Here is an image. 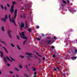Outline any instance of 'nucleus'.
<instances>
[{"label":"nucleus","instance_id":"f257e3e1","mask_svg":"<svg viewBox=\"0 0 77 77\" xmlns=\"http://www.w3.org/2000/svg\"><path fill=\"white\" fill-rule=\"evenodd\" d=\"M11 14H10L8 16V18L10 20V21L11 23H13L14 24V25L16 26L17 25L15 23V22L14 19H15V18H16V17H17V9H16L14 11V17L12 18V20H11Z\"/></svg>","mask_w":77,"mask_h":77},{"label":"nucleus","instance_id":"f03ea898","mask_svg":"<svg viewBox=\"0 0 77 77\" xmlns=\"http://www.w3.org/2000/svg\"><path fill=\"white\" fill-rule=\"evenodd\" d=\"M19 35L20 36L21 38L22 39H27V38L26 36H24V32H22L21 34V32H20Z\"/></svg>","mask_w":77,"mask_h":77},{"label":"nucleus","instance_id":"7ed1b4c3","mask_svg":"<svg viewBox=\"0 0 77 77\" xmlns=\"http://www.w3.org/2000/svg\"><path fill=\"white\" fill-rule=\"evenodd\" d=\"M54 53L55 54H54L53 55L52 57H57V54H59V52H58V51H55V52H54Z\"/></svg>","mask_w":77,"mask_h":77},{"label":"nucleus","instance_id":"20e7f679","mask_svg":"<svg viewBox=\"0 0 77 77\" xmlns=\"http://www.w3.org/2000/svg\"><path fill=\"white\" fill-rule=\"evenodd\" d=\"M11 32L12 31L11 30H8V35L11 39H12V36L11 35Z\"/></svg>","mask_w":77,"mask_h":77},{"label":"nucleus","instance_id":"39448f33","mask_svg":"<svg viewBox=\"0 0 77 77\" xmlns=\"http://www.w3.org/2000/svg\"><path fill=\"white\" fill-rule=\"evenodd\" d=\"M14 7L13 6H12L11 7V9H10V11L11 14H12L14 12Z\"/></svg>","mask_w":77,"mask_h":77},{"label":"nucleus","instance_id":"423d86ee","mask_svg":"<svg viewBox=\"0 0 77 77\" xmlns=\"http://www.w3.org/2000/svg\"><path fill=\"white\" fill-rule=\"evenodd\" d=\"M26 54H27V55H29V56H27V57H28V58H30V57H32V55H32V54H31L30 53H26Z\"/></svg>","mask_w":77,"mask_h":77},{"label":"nucleus","instance_id":"0eeeda50","mask_svg":"<svg viewBox=\"0 0 77 77\" xmlns=\"http://www.w3.org/2000/svg\"><path fill=\"white\" fill-rule=\"evenodd\" d=\"M24 24L22 23L21 25H20L19 27H20V29H21L23 28L24 27Z\"/></svg>","mask_w":77,"mask_h":77},{"label":"nucleus","instance_id":"6e6552de","mask_svg":"<svg viewBox=\"0 0 77 77\" xmlns=\"http://www.w3.org/2000/svg\"><path fill=\"white\" fill-rule=\"evenodd\" d=\"M0 53L1 54V57H3L4 54L3 52L0 51Z\"/></svg>","mask_w":77,"mask_h":77},{"label":"nucleus","instance_id":"1a4fd4ad","mask_svg":"<svg viewBox=\"0 0 77 77\" xmlns=\"http://www.w3.org/2000/svg\"><path fill=\"white\" fill-rule=\"evenodd\" d=\"M1 20H2V21H3L4 22H6V19H5V18H1Z\"/></svg>","mask_w":77,"mask_h":77},{"label":"nucleus","instance_id":"9d476101","mask_svg":"<svg viewBox=\"0 0 77 77\" xmlns=\"http://www.w3.org/2000/svg\"><path fill=\"white\" fill-rule=\"evenodd\" d=\"M2 48H3L4 49V51L6 52L7 53H8V51H7V49L5 48V47H2Z\"/></svg>","mask_w":77,"mask_h":77},{"label":"nucleus","instance_id":"9b49d317","mask_svg":"<svg viewBox=\"0 0 77 77\" xmlns=\"http://www.w3.org/2000/svg\"><path fill=\"white\" fill-rule=\"evenodd\" d=\"M71 59L72 60H75L77 59V57H71Z\"/></svg>","mask_w":77,"mask_h":77},{"label":"nucleus","instance_id":"f8f14e48","mask_svg":"<svg viewBox=\"0 0 77 77\" xmlns=\"http://www.w3.org/2000/svg\"><path fill=\"white\" fill-rule=\"evenodd\" d=\"M26 39V40H25L23 42V45H25V44L26 43V42H27V38H26V39Z\"/></svg>","mask_w":77,"mask_h":77},{"label":"nucleus","instance_id":"ddd939ff","mask_svg":"<svg viewBox=\"0 0 77 77\" xmlns=\"http://www.w3.org/2000/svg\"><path fill=\"white\" fill-rule=\"evenodd\" d=\"M25 29H26L28 27V26L27 25V23L26 21H25Z\"/></svg>","mask_w":77,"mask_h":77},{"label":"nucleus","instance_id":"4468645a","mask_svg":"<svg viewBox=\"0 0 77 77\" xmlns=\"http://www.w3.org/2000/svg\"><path fill=\"white\" fill-rule=\"evenodd\" d=\"M3 59L5 62H6V63H7V62H8V61H7V60H6V57H4L3 58Z\"/></svg>","mask_w":77,"mask_h":77},{"label":"nucleus","instance_id":"2eb2a0df","mask_svg":"<svg viewBox=\"0 0 77 77\" xmlns=\"http://www.w3.org/2000/svg\"><path fill=\"white\" fill-rule=\"evenodd\" d=\"M56 68H57V71H59V70L60 69V68L57 66Z\"/></svg>","mask_w":77,"mask_h":77},{"label":"nucleus","instance_id":"dca6fc26","mask_svg":"<svg viewBox=\"0 0 77 77\" xmlns=\"http://www.w3.org/2000/svg\"><path fill=\"white\" fill-rule=\"evenodd\" d=\"M0 42H2V43H3V44H4L5 45H6V44L5 43V42H3V41H2L1 40H0Z\"/></svg>","mask_w":77,"mask_h":77},{"label":"nucleus","instance_id":"f3484780","mask_svg":"<svg viewBox=\"0 0 77 77\" xmlns=\"http://www.w3.org/2000/svg\"><path fill=\"white\" fill-rule=\"evenodd\" d=\"M32 71H36V68H34V67H32Z\"/></svg>","mask_w":77,"mask_h":77},{"label":"nucleus","instance_id":"a211bd4d","mask_svg":"<svg viewBox=\"0 0 77 77\" xmlns=\"http://www.w3.org/2000/svg\"><path fill=\"white\" fill-rule=\"evenodd\" d=\"M1 29L3 31V32L5 31V28H4V27L3 26L1 28Z\"/></svg>","mask_w":77,"mask_h":77},{"label":"nucleus","instance_id":"6ab92c4d","mask_svg":"<svg viewBox=\"0 0 77 77\" xmlns=\"http://www.w3.org/2000/svg\"><path fill=\"white\" fill-rule=\"evenodd\" d=\"M10 59H11L12 60H14V61H15L16 60H14V59L12 58V57H11V56H10Z\"/></svg>","mask_w":77,"mask_h":77},{"label":"nucleus","instance_id":"aec40b11","mask_svg":"<svg viewBox=\"0 0 77 77\" xmlns=\"http://www.w3.org/2000/svg\"><path fill=\"white\" fill-rule=\"evenodd\" d=\"M28 31L29 32H31V31H32V29H31L29 28L28 29Z\"/></svg>","mask_w":77,"mask_h":77},{"label":"nucleus","instance_id":"412c9836","mask_svg":"<svg viewBox=\"0 0 77 77\" xmlns=\"http://www.w3.org/2000/svg\"><path fill=\"white\" fill-rule=\"evenodd\" d=\"M47 42L48 44H50V43H51V41L50 40V39H49V41L48 42Z\"/></svg>","mask_w":77,"mask_h":77},{"label":"nucleus","instance_id":"4be33fe9","mask_svg":"<svg viewBox=\"0 0 77 77\" xmlns=\"http://www.w3.org/2000/svg\"><path fill=\"white\" fill-rule=\"evenodd\" d=\"M53 70L55 71V72H57V68H54L53 69Z\"/></svg>","mask_w":77,"mask_h":77},{"label":"nucleus","instance_id":"5701e85b","mask_svg":"<svg viewBox=\"0 0 77 77\" xmlns=\"http://www.w3.org/2000/svg\"><path fill=\"white\" fill-rule=\"evenodd\" d=\"M17 3H16V2H15L13 1L12 2V4L13 5H14L16 4Z\"/></svg>","mask_w":77,"mask_h":77},{"label":"nucleus","instance_id":"b1692460","mask_svg":"<svg viewBox=\"0 0 77 77\" xmlns=\"http://www.w3.org/2000/svg\"><path fill=\"white\" fill-rule=\"evenodd\" d=\"M75 52H74L75 54H77V50L76 49H75Z\"/></svg>","mask_w":77,"mask_h":77},{"label":"nucleus","instance_id":"393cba45","mask_svg":"<svg viewBox=\"0 0 77 77\" xmlns=\"http://www.w3.org/2000/svg\"><path fill=\"white\" fill-rule=\"evenodd\" d=\"M1 7L2 9H4V7L2 5H1Z\"/></svg>","mask_w":77,"mask_h":77},{"label":"nucleus","instance_id":"a878e982","mask_svg":"<svg viewBox=\"0 0 77 77\" xmlns=\"http://www.w3.org/2000/svg\"><path fill=\"white\" fill-rule=\"evenodd\" d=\"M17 48L19 50H21V49H20V48L19 47V46L18 45H17Z\"/></svg>","mask_w":77,"mask_h":77},{"label":"nucleus","instance_id":"bb28decb","mask_svg":"<svg viewBox=\"0 0 77 77\" xmlns=\"http://www.w3.org/2000/svg\"><path fill=\"white\" fill-rule=\"evenodd\" d=\"M26 15L23 14V18H24V19H25V18H26Z\"/></svg>","mask_w":77,"mask_h":77},{"label":"nucleus","instance_id":"cd10ccee","mask_svg":"<svg viewBox=\"0 0 77 77\" xmlns=\"http://www.w3.org/2000/svg\"><path fill=\"white\" fill-rule=\"evenodd\" d=\"M62 2L64 3V4H66V1L64 0H63Z\"/></svg>","mask_w":77,"mask_h":77},{"label":"nucleus","instance_id":"c85d7f7f","mask_svg":"<svg viewBox=\"0 0 77 77\" xmlns=\"http://www.w3.org/2000/svg\"><path fill=\"white\" fill-rule=\"evenodd\" d=\"M5 19H8V15H5Z\"/></svg>","mask_w":77,"mask_h":77},{"label":"nucleus","instance_id":"c756f323","mask_svg":"<svg viewBox=\"0 0 77 77\" xmlns=\"http://www.w3.org/2000/svg\"><path fill=\"white\" fill-rule=\"evenodd\" d=\"M11 46L12 47H15V45H14L12 43H11Z\"/></svg>","mask_w":77,"mask_h":77},{"label":"nucleus","instance_id":"7c9ffc66","mask_svg":"<svg viewBox=\"0 0 77 77\" xmlns=\"http://www.w3.org/2000/svg\"><path fill=\"white\" fill-rule=\"evenodd\" d=\"M16 37H17V38L18 40H20V37H19V36H18V35H16Z\"/></svg>","mask_w":77,"mask_h":77},{"label":"nucleus","instance_id":"2f4dec72","mask_svg":"<svg viewBox=\"0 0 77 77\" xmlns=\"http://www.w3.org/2000/svg\"><path fill=\"white\" fill-rule=\"evenodd\" d=\"M6 57V58H7V60H10V59H9V57H8L7 56Z\"/></svg>","mask_w":77,"mask_h":77},{"label":"nucleus","instance_id":"473e14b6","mask_svg":"<svg viewBox=\"0 0 77 77\" xmlns=\"http://www.w3.org/2000/svg\"><path fill=\"white\" fill-rule=\"evenodd\" d=\"M54 39H55V40H56L57 39V38L56 36H54Z\"/></svg>","mask_w":77,"mask_h":77},{"label":"nucleus","instance_id":"72a5a7b5","mask_svg":"<svg viewBox=\"0 0 77 77\" xmlns=\"http://www.w3.org/2000/svg\"><path fill=\"white\" fill-rule=\"evenodd\" d=\"M72 29H69V32H72Z\"/></svg>","mask_w":77,"mask_h":77},{"label":"nucleus","instance_id":"f704fd0d","mask_svg":"<svg viewBox=\"0 0 77 77\" xmlns=\"http://www.w3.org/2000/svg\"><path fill=\"white\" fill-rule=\"evenodd\" d=\"M4 9L5 11H6V10H7V8L5 6L4 7Z\"/></svg>","mask_w":77,"mask_h":77},{"label":"nucleus","instance_id":"c9c22d12","mask_svg":"<svg viewBox=\"0 0 77 77\" xmlns=\"http://www.w3.org/2000/svg\"><path fill=\"white\" fill-rule=\"evenodd\" d=\"M7 6L8 8H9V7H10V5H9V4H7Z\"/></svg>","mask_w":77,"mask_h":77},{"label":"nucleus","instance_id":"e433bc0d","mask_svg":"<svg viewBox=\"0 0 77 77\" xmlns=\"http://www.w3.org/2000/svg\"><path fill=\"white\" fill-rule=\"evenodd\" d=\"M19 67H20V68H22L23 67L21 65H19Z\"/></svg>","mask_w":77,"mask_h":77},{"label":"nucleus","instance_id":"4c0bfd02","mask_svg":"<svg viewBox=\"0 0 77 77\" xmlns=\"http://www.w3.org/2000/svg\"><path fill=\"white\" fill-rule=\"evenodd\" d=\"M70 12H72V11H74V10H73L72 9V10H70Z\"/></svg>","mask_w":77,"mask_h":77},{"label":"nucleus","instance_id":"58836bf2","mask_svg":"<svg viewBox=\"0 0 77 77\" xmlns=\"http://www.w3.org/2000/svg\"><path fill=\"white\" fill-rule=\"evenodd\" d=\"M36 39H37V40H38V41H40V38H37Z\"/></svg>","mask_w":77,"mask_h":77},{"label":"nucleus","instance_id":"ea45409f","mask_svg":"<svg viewBox=\"0 0 77 77\" xmlns=\"http://www.w3.org/2000/svg\"><path fill=\"white\" fill-rule=\"evenodd\" d=\"M20 57H21V58H24V56H20Z\"/></svg>","mask_w":77,"mask_h":77},{"label":"nucleus","instance_id":"a19ab883","mask_svg":"<svg viewBox=\"0 0 77 77\" xmlns=\"http://www.w3.org/2000/svg\"><path fill=\"white\" fill-rule=\"evenodd\" d=\"M34 75H36V74H37V73H36V72H34Z\"/></svg>","mask_w":77,"mask_h":77},{"label":"nucleus","instance_id":"79ce46f5","mask_svg":"<svg viewBox=\"0 0 77 77\" xmlns=\"http://www.w3.org/2000/svg\"><path fill=\"white\" fill-rule=\"evenodd\" d=\"M57 56L58 57H60V54H57Z\"/></svg>","mask_w":77,"mask_h":77},{"label":"nucleus","instance_id":"37998d69","mask_svg":"<svg viewBox=\"0 0 77 77\" xmlns=\"http://www.w3.org/2000/svg\"><path fill=\"white\" fill-rule=\"evenodd\" d=\"M51 48H52V49H54V47L53 46H52Z\"/></svg>","mask_w":77,"mask_h":77},{"label":"nucleus","instance_id":"c03bdc74","mask_svg":"<svg viewBox=\"0 0 77 77\" xmlns=\"http://www.w3.org/2000/svg\"><path fill=\"white\" fill-rule=\"evenodd\" d=\"M37 59H38V60H39V62H41V60H40V59H39V58H37Z\"/></svg>","mask_w":77,"mask_h":77},{"label":"nucleus","instance_id":"a18cd8bd","mask_svg":"<svg viewBox=\"0 0 77 77\" xmlns=\"http://www.w3.org/2000/svg\"><path fill=\"white\" fill-rule=\"evenodd\" d=\"M41 35L42 36H43V37L45 36V35H44L43 34H42Z\"/></svg>","mask_w":77,"mask_h":77},{"label":"nucleus","instance_id":"49530a36","mask_svg":"<svg viewBox=\"0 0 77 77\" xmlns=\"http://www.w3.org/2000/svg\"><path fill=\"white\" fill-rule=\"evenodd\" d=\"M45 57H43V60H45Z\"/></svg>","mask_w":77,"mask_h":77},{"label":"nucleus","instance_id":"de8ad7c7","mask_svg":"<svg viewBox=\"0 0 77 77\" xmlns=\"http://www.w3.org/2000/svg\"><path fill=\"white\" fill-rule=\"evenodd\" d=\"M7 66H10V64L9 63L8 64H7Z\"/></svg>","mask_w":77,"mask_h":77},{"label":"nucleus","instance_id":"09e8293b","mask_svg":"<svg viewBox=\"0 0 77 77\" xmlns=\"http://www.w3.org/2000/svg\"><path fill=\"white\" fill-rule=\"evenodd\" d=\"M67 2L68 3V4L69 3V0H67Z\"/></svg>","mask_w":77,"mask_h":77},{"label":"nucleus","instance_id":"8fccbe9b","mask_svg":"<svg viewBox=\"0 0 77 77\" xmlns=\"http://www.w3.org/2000/svg\"><path fill=\"white\" fill-rule=\"evenodd\" d=\"M34 57L35 59H38V57H36V56H35Z\"/></svg>","mask_w":77,"mask_h":77},{"label":"nucleus","instance_id":"3c124183","mask_svg":"<svg viewBox=\"0 0 77 77\" xmlns=\"http://www.w3.org/2000/svg\"><path fill=\"white\" fill-rule=\"evenodd\" d=\"M39 27L38 26H37L36 27V29H39Z\"/></svg>","mask_w":77,"mask_h":77},{"label":"nucleus","instance_id":"603ef678","mask_svg":"<svg viewBox=\"0 0 77 77\" xmlns=\"http://www.w3.org/2000/svg\"><path fill=\"white\" fill-rule=\"evenodd\" d=\"M46 38L47 39H50V37H47Z\"/></svg>","mask_w":77,"mask_h":77},{"label":"nucleus","instance_id":"864d4df0","mask_svg":"<svg viewBox=\"0 0 77 77\" xmlns=\"http://www.w3.org/2000/svg\"><path fill=\"white\" fill-rule=\"evenodd\" d=\"M15 69L16 70H17V71H19V69H17V68H15Z\"/></svg>","mask_w":77,"mask_h":77},{"label":"nucleus","instance_id":"5fc2aeb1","mask_svg":"<svg viewBox=\"0 0 77 77\" xmlns=\"http://www.w3.org/2000/svg\"><path fill=\"white\" fill-rule=\"evenodd\" d=\"M10 73L11 74H12V73H13V72L12 71H10Z\"/></svg>","mask_w":77,"mask_h":77},{"label":"nucleus","instance_id":"6e6d98bb","mask_svg":"<svg viewBox=\"0 0 77 77\" xmlns=\"http://www.w3.org/2000/svg\"><path fill=\"white\" fill-rule=\"evenodd\" d=\"M36 54H37V55L39 56V54H38V53H36Z\"/></svg>","mask_w":77,"mask_h":77},{"label":"nucleus","instance_id":"4d7b16f0","mask_svg":"<svg viewBox=\"0 0 77 77\" xmlns=\"http://www.w3.org/2000/svg\"><path fill=\"white\" fill-rule=\"evenodd\" d=\"M26 69H28V67H27V65H26Z\"/></svg>","mask_w":77,"mask_h":77},{"label":"nucleus","instance_id":"13d9d810","mask_svg":"<svg viewBox=\"0 0 77 77\" xmlns=\"http://www.w3.org/2000/svg\"><path fill=\"white\" fill-rule=\"evenodd\" d=\"M25 76H26V77H28V75H27L26 74H25Z\"/></svg>","mask_w":77,"mask_h":77},{"label":"nucleus","instance_id":"bf43d9fd","mask_svg":"<svg viewBox=\"0 0 77 77\" xmlns=\"http://www.w3.org/2000/svg\"><path fill=\"white\" fill-rule=\"evenodd\" d=\"M61 6H62V7H63L64 6H63V5H62V4H61Z\"/></svg>","mask_w":77,"mask_h":77},{"label":"nucleus","instance_id":"052dcab7","mask_svg":"<svg viewBox=\"0 0 77 77\" xmlns=\"http://www.w3.org/2000/svg\"><path fill=\"white\" fill-rule=\"evenodd\" d=\"M28 60H32L30 59H29V58H28Z\"/></svg>","mask_w":77,"mask_h":77},{"label":"nucleus","instance_id":"680f3d73","mask_svg":"<svg viewBox=\"0 0 77 77\" xmlns=\"http://www.w3.org/2000/svg\"><path fill=\"white\" fill-rule=\"evenodd\" d=\"M58 63H60V61H58Z\"/></svg>","mask_w":77,"mask_h":77},{"label":"nucleus","instance_id":"e2e57ef3","mask_svg":"<svg viewBox=\"0 0 77 77\" xmlns=\"http://www.w3.org/2000/svg\"><path fill=\"white\" fill-rule=\"evenodd\" d=\"M9 61H10L11 62H12V61L11 60H9Z\"/></svg>","mask_w":77,"mask_h":77},{"label":"nucleus","instance_id":"0e129e2a","mask_svg":"<svg viewBox=\"0 0 77 77\" xmlns=\"http://www.w3.org/2000/svg\"><path fill=\"white\" fill-rule=\"evenodd\" d=\"M34 77H36V75H35L34 76Z\"/></svg>","mask_w":77,"mask_h":77},{"label":"nucleus","instance_id":"69168bd1","mask_svg":"<svg viewBox=\"0 0 77 77\" xmlns=\"http://www.w3.org/2000/svg\"><path fill=\"white\" fill-rule=\"evenodd\" d=\"M38 56H39V57H42V56L40 55H38Z\"/></svg>","mask_w":77,"mask_h":77},{"label":"nucleus","instance_id":"338daca9","mask_svg":"<svg viewBox=\"0 0 77 77\" xmlns=\"http://www.w3.org/2000/svg\"><path fill=\"white\" fill-rule=\"evenodd\" d=\"M20 17H21V18H23V16H22V15H21Z\"/></svg>","mask_w":77,"mask_h":77},{"label":"nucleus","instance_id":"774afa93","mask_svg":"<svg viewBox=\"0 0 77 77\" xmlns=\"http://www.w3.org/2000/svg\"><path fill=\"white\" fill-rule=\"evenodd\" d=\"M21 9H24V8H21Z\"/></svg>","mask_w":77,"mask_h":77}]
</instances>
